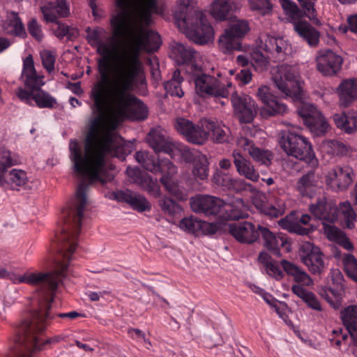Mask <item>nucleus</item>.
<instances>
[{
    "mask_svg": "<svg viewBox=\"0 0 357 357\" xmlns=\"http://www.w3.org/2000/svg\"><path fill=\"white\" fill-rule=\"evenodd\" d=\"M229 231L238 241L246 243L255 242L260 234L252 223L247 221L230 225Z\"/></svg>",
    "mask_w": 357,
    "mask_h": 357,
    "instance_id": "bb28decb",
    "label": "nucleus"
},
{
    "mask_svg": "<svg viewBox=\"0 0 357 357\" xmlns=\"http://www.w3.org/2000/svg\"><path fill=\"white\" fill-rule=\"evenodd\" d=\"M281 224L285 227L290 232L295 233L298 235L305 236L309 234L312 229L308 227H304L298 222H293L287 221V220H282Z\"/></svg>",
    "mask_w": 357,
    "mask_h": 357,
    "instance_id": "5fc2aeb1",
    "label": "nucleus"
},
{
    "mask_svg": "<svg viewBox=\"0 0 357 357\" xmlns=\"http://www.w3.org/2000/svg\"><path fill=\"white\" fill-rule=\"evenodd\" d=\"M26 26L28 33L37 42H41L44 39L45 34L43 31L42 26L36 18H31L28 21Z\"/></svg>",
    "mask_w": 357,
    "mask_h": 357,
    "instance_id": "603ef678",
    "label": "nucleus"
},
{
    "mask_svg": "<svg viewBox=\"0 0 357 357\" xmlns=\"http://www.w3.org/2000/svg\"><path fill=\"white\" fill-rule=\"evenodd\" d=\"M176 153H179L182 159L186 162H193L198 158V155H202L199 151L191 149L188 146L180 144L174 143V151L172 155H169L174 158Z\"/></svg>",
    "mask_w": 357,
    "mask_h": 357,
    "instance_id": "a18cd8bd",
    "label": "nucleus"
},
{
    "mask_svg": "<svg viewBox=\"0 0 357 357\" xmlns=\"http://www.w3.org/2000/svg\"><path fill=\"white\" fill-rule=\"evenodd\" d=\"M253 204L261 213L271 218H278L284 213V208L282 207H276L262 200L260 197H255L253 199Z\"/></svg>",
    "mask_w": 357,
    "mask_h": 357,
    "instance_id": "c03bdc74",
    "label": "nucleus"
},
{
    "mask_svg": "<svg viewBox=\"0 0 357 357\" xmlns=\"http://www.w3.org/2000/svg\"><path fill=\"white\" fill-rule=\"evenodd\" d=\"M183 80V78L181 76L180 70L176 69L172 78L164 83V88L167 93L173 97L182 98L184 96V91L181 86Z\"/></svg>",
    "mask_w": 357,
    "mask_h": 357,
    "instance_id": "79ce46f5",
    "label": "nucleus"
},
{
    "mask_svg": "<svg viewBox=\"0 0 357 357\" xmlns=\"http://www.w3.org/2000/svg\"><path fill=\"white\" fill-rule=\"evenodd\" d=\"M111 198L118 202L128 204L132 209L138 212L148 211L151 209L150 203L144 197L130 190H119L111 195Z\"/></svg>",
    "mask_w": 357,
    "mask_h": 357,
    "instance_id": "4be33fe9",
    "label": "nucleus"
},
{
    "mask_svg": "<svg viewBox=\"0 0 357 357\" xmlns=\"http://www.w3.org/2000/svg\"><path fill=\"white\" fill-rule=\"evenodd\" d=\"M21 77L29 90L22 87L18 88L17 96L20 100L29 105H33V101H34L39 108L52 109L55 107L57 103L56 98L41 89V86L44 84L43 77L37 74L33 56L31 54L23 61Z\"/></svg>",
    "mask_w": 357,
    "mask_h": 357,
    "instance_id": "423d86ee",
    "label": "nucleus"
},
{
    "mask_svg": "<svg viewBox=\"0 0 357 357\" xmlns=\"http://www.w3.org/2000/svg\"><path fill=\"white\" fill-rule=\"evenodd\" d=\"M197 54L192 48L182 43H176L171 51V56L178 64L186 65V70L189 73L198 68L199 65L195 63Z\"/></svg>",
    "mask_w": 357,
    "mask_h": 357,
    "instance_id": "393cba45",
    "label": "nucleus"
},
{
    "mask_svg": "<svg viewBox=\"0 0 357 357\" xmlns=\"http://www.w3.org/2000/svg\"><path fill=\"white\" fill-rule=\"evenodd\" d=\"M266 271L270 276L274 277L278 280L282 279L284 276L283 272L280 267L273 261L266 267Z\"/></svg>",
    "mask_w": 357,
    "mask_h": 357,
    "instance_id": "e2e57ef3",
    "label": "nucleus"
},
{
    "mask_svg": "<svg viewBox=\"0 0 357 357\" xmlns=\"http://www.w3.org/2000/svg\"><path fill=\"white\" fill-rule=\"evenodd\" d=\"M343 264L347 276L357 282V259L354 255L347 254L343 257Z\"/></svg>",
    "mask_w": 357,
    "mask_h": 357,
    "instance_id": "3c124183",
    "label": "nucleus"
},
{
    "mask_svg": "<svg viewBox=\"0 0 357 357\" xmlns=\"http://www.w3.org/2000/svg\"><path fill=\"white\" fill-rule=\"evenodd\" d=\"M324 232L328 240L338 243L345 234L341 229L333 225L324 224Z\"/></svg>",
    "mask_w": 357,
    "mask_h": 357,
    "instance_id": "4d7b16f0",
    "label": "nucleus"
},
{
    "mask_svg": "<svg viewBox=\"0 0 357 357\" xmlns=\"http://www.w3.org/2000/svg\"><path fill=\"white\" fill-rule=\"evenodd\" d=\"M259 47L264 50L266 54L256 49L249 57L238 55L236 58L237 63L242 66H247L250 63L256 70L261 72L268 68L270 59L275 62L284 61L291 53L290 44L283 37L280 36L266 35L261 37Z\"/></svg>",
    "mask_w": 357,
    "mask_h": 357,
    "instance_id": "0eeeda50",
    "label": "nucleus"
},
{
    "mask_svg": "<svg viewBox=\"0 0 357 357\" xmlns=\"http://www.w3.org/2000/svg\"><path fill=\"white\" fill-rule=\"evenodd\" d=\"M232 156L236 171L241 176L254 182L259 180L258 172L248 158L237 151L233 152Z\"/></svg>",
    "mask_w": 357,
    "mask_h": 357,
    "instance_id": "72a5a7b5",
    "label": "nucleus"
},
{
    "mask_svg": "<svg viewBox=\"0 0 357 357\" xmlns=\"http://www.w3.org/2000/svg\"><path fill=\"white\" fill-rule=\"evenodd\" d=\"M51 316L54 317V319L56 318H61V319H68L70 320L75 319L79 317H82V314L78 313L75 311H72L66 313H58L53 314L51 313Z\"/></svg>",
    "mask_w": 357,
    "mask_h": 357,
    "instance_id": "338daca9",
    "label": "nucleus"
},
{
    "mask_svg": "<svg viewBox=\"0 0 357 357\" xmlns=\"http://www.w3.org/2000/svg\"><path fill=\"white\" fill-rule=\"evenodd\" d=\"M310 211L316 218L328 222L340 220L349 229L354 227L356 216L349 202L340 203L337 207L331 200H327L325 197L319 198L316 203L311 204Z\"/></svg>",
    "mask_w": 357,
    "mask_h": 357,
    "instance_id": "9d476101",
    "label": "nucleus"
},
{
    "mask_svg": "<svg viewBox=\"0 0 357 357\" xmlns=\"http://www.w3.org/2000/svg\"><path fill=\"white\" fill-rule=\"evenodd\" d=\"M231 102L241 122L250 123L253 120L257 113V106L250 96L246 94H238L235 91L232 93Z\"/></svg>",
    "mask_w": 357,
    "mask_h": 357,
    "instance_id": "aec40b11",
    "label": "nucleus"
},
{
    "mask_svg": "<svg viewBox=\"0 0 357 357\" xmlns=\"http://www.w3.org/2000/svg\"><path fill=\"white\" fill-rule=\"evenodd\" d=\"M193 163V175L201 180L206 178L208 174V162L206 155H198V158Z\"/></svg>",
    "mask_w": 357,
    "mask_h": 357,
    "instance_id": "09e8293b",
    "label": "nucleus"
},
{
    "mask_svg": "<svg viewBox=\"0 0 357 357\" xmlns=\"http://www.w3.org/2000/svg\"><path fill=\"white\" fill-rule=\"evenodd\" d=\"M333 120L337 127L347 133H352L357 130V112L336 114L333 116Z\"/></svg>",
    "mask_w": 357,
    "mask_h": 357,
    "instance_id": "58836bf2",
    "label": "nucleus"
},
{
    "mask_svg": "<svg viewBox=\"0 0 357 357\" xmlns=\"http://www.w3.org/2000/svg\"><path fill=\"white\" fill-rule=\"evenodd\" d=\"M257 96L263 104L261 111L263 117L268 118L278 114H284L286 112L287 105L273 93L271 88L268 86H259Z\"/></svg>",
    "mask_w": 357,
    "mask_h": 357,
    "instance_id": "a211bd4d",
    "label": "nucleus"
},
{
    "mask_svg": "<svg viewBox=\"0 0 357 357\" xmlns=\"http://www.w3.org/2000/svg\"><path fill=\"white\" fill-rule=\"evenodd\" d=\"M40 9L45 22L54 23L50 29L59 40H63L66 37L67 40L73 41L78 37L79 30L76 27L58 21L59 17H65L70 13L66 0L48 1Z\"/></svg>",
    "mask_w": 357,
    "mask_h": 357,
    "instance_id": "9b49d317",
    "label": "nucleus"
},
{
    "mask_svg": "<svg viewBox=\"0 0 357 357\" xmlns=\"http://www.w3.org/2000/svg\"><path fill=\"white\" fill-rule=\"evenodd\" d=\"M280 264L283 271L293 278L294 282L297 283L296 284L301 287L313 284L312 279L301 268L285 259H282Z\"/></svg>",
    "mask_w": 357,
    "mask_h": 357,
    "instance_id": "e433bc0d",
    "label": "nucleus"
},
{
    "mask_svg": "<svg viewBox=\"0 0 357 357\" xmlns=\"http://www.w3.org/2000/svg\"><path fill=\"white\" fill-rule=\"evenodd\" d=\"M314 172L310 171L303 176L298 184V189L303 196L312 197L315 190Z\"/></svg>",
    "mask_w": 357,
    "mask_h": 357,
    "instance_id": "49530a36",
    "label": "nucleus"
},
{
    "mask_svg": "<svg viewBox=\"0 0 357 357\" xmlns=\"http://www.w3.org/2000/svg\"><path fill=\"white\" fill-rule=\"evenodd\" d=\"M86 32L89 44L92 47L96 48L97 53L100 55V58L97 61L98 70L100 75L99 82H108L111 73V61L116 53V47L111 37L107 38V42L103 40L106 31L102 28L96 27L91 29L87 27Z\"/></svg>",
    "mask_w": 357,
    "mask_h": 357,
    "instance_id": "1a4fd4ad",
    "label": "nucleus"
},
{
    "mask_svg": "<svg viewBox=\"0 0 357 357\" xmlns=\"http://www.w3.org/2000/svg\"><path fill=\"white\" fill-rule=\"evenodd\" d=\"M326 145L330 149L329 151L333 155H346L348 151L347 146L340 140H327Z\"/></svg>",
    "mask_w": 357,
    "mask_h": 357,
    "instance_id": "6e6d98bb",
    "label": "nucleus"
},
{
    "mask_svg": "<svg viewBox=\"0 0 357 357\" xmlns=\"http://www.w3.org/2000/svg\"><path fill=\"white\" fill-rule=\"evenodd\" d=\"M341 106L347 107L357 99V79H345L337 88Z\"/></svg>",
    "mask_w": 357,
    "mask_h": 357,
    "instance_id": "2f4dec72",
    "label": "nucleus"
},
{
    "mask_svg": "<svg viewBox=\"0 0 357 357\" xmlns=\"http://www.w3.org/2000/svg\"><path fill=\"white\" fill-rule=\"evenodd\" d=\"M146 141L155 153H164L172 155L174 143L160 127L152 128L147 135Z\"/></svg>",
    "mask_w": 357,
    "mask_h": 357,
    "instance_id": "b1692460",
    "label": "nucleus"
},
{
    "mask_svg": "<svg viewBox=\"0 0 357 357\" xmlns=\"http://www.w3.org/2000/svg\"><path fill=\"white\" fill-rule=\"evenodd\" d=\"M294 29L298 36L310 47H317L319 43L320 33L309 22L298 20L293 22Z\"/></svg>",
    "mask_w": 357,
    "mask_h": 357,
    "instance_id": "c756f323",
    "label": "nucleus"
},
{
    "mask_svg": "<svg viewBox=\"0 0 357 357\" xmlns=\"http://www.w3.org/2000/svg\"><path fill=\"white\" fill-rule=\"evenodd\" d=\"M292 292L298 297L301 298L306 305L317 311H321V305L316 295L312 291H307L303 287L298 284H293L291 287Z\"/></svg>",
    "mask_w": 357,
    "mask_h": 357,
    "instance_id": "a19ab883",
    "label": "nucleus"
},
{
    "mask_svg": "<svg viewBox=\"0 0 357 357\" xmlns=\"http://www.w3.org/2000/svg\"><path fill=\"white\" fill-rule=\"evenodd\" d=\"M128 176L133 183L138 184L144 190L147 191L155 197L160 196V187L152 178L147 174H142L139 168L128 167L126 169Z\"/></svg>",
    "mask_w": 357,
    "mask_h": 357,
    "instance_id": "c85d7f7f",
    "label": "nucleus"
},
{
    "mask_svg": "<svg viewBox=\"0 0 357 357\" xmlns=\"http://www.w3.org/2000/svg\"><path fill=\"white\" fill-rule=\"evenodd\" d=\"M273 81L278 89L297 104L298 114L305 125L316 135L326 132L328 124L312 104L302 100L303 89L299 82L297 68L287 64L278 66L272 73Z\"/></svg>",
    "mask_w": 357,
    "mask_h": 357,
    "instance_id": "20e7f679",
    "label": "nucleus"
},
{
    "mask_svg": "<svg viewBox=\"0 0 357 357\" xmlns=\"http://www.w3.org/2000/svg\"><path fill=\"white\" fill-rule=\"evenodd\" d=\"M193 0H178L174 14L176 24L188 33L197 44L208 43L213 38V29L203 13L195 10Z\"/></svg>",
    "mask_w": 357,
    "mask_h": 357,
    "instance_id": "39448f33",
    "label": "nucleus"
},
{
    "mask_svg": "<svg viewBox=\"0 0 357 357\" xmlns=\"http://www.w3.org/2000/svg\"><path fill=\"white\" fill-rule=\"evenodd\" d=\"M349 29L351 32L357 33V14L349 16L347 19Z\"/></svg>",
    "mask_w": 357,
    "mask_h": 357,
    "instance_id": "774afa93",
    "label": "nucleus"
},
{
    "mask_svg": "<svg viewBox=\"0 0 357 357\" xmlns=\"http://www.w3.org/2000/svg\"><path fill=\"white\" fill-rule=\"evenodd\" d=\"M285 14L294 21L298 20L300 16V9L297 5L291 0H279Z\"/></svg>",
    "mask_w": 357,
    "mask_h": 357,
    "instance_id": "864d4df0",
    "label": "nucleus"
},
{
    "mask_svg": "<svg viewBox=\"0 0 357 357\" xmlns=\"http://www.w3.org/2000/svg\"><path fill=\"white\" fill-rule=\"evenodd\" d=\"M159 205L162 211L171 217H175L180 215L183 211L179 204L174 199L164 196L159 200Z\"/></svg>",
    "mask_w": 357,
    "mask_h": 357,
    "instance_id": "de8ad7c7",
    "label": "nucleus"
},
{
    "mask_svg": "<svg viewBox=\"0 0 357 357\" xmlns=\"http://www.w3.org/2000/svg\"><path fill=\"white\" fill-rule=\"evenodd\" d=\"M176 173L168 174V170L161 176L160 181L166 190L178 200H186L187 195L183 188L173 180Z\"/></svg>",
    "mask_w": 357,
    "mask_h": 357,
    "instance_id": "ea45409f",
    "label": "nucleus"
},
{
    "mask_svg": "<svg viewBox=\"0 0 357 357\" xmlns=\"http://www.w3.org/2000/svg\"><path fill=\"white\" fill-rule=\"evenodd\" d=\"M257 290L256 292L259 294L263 299L266 301V303H268L271 306H275L277 300L269 293L266 292L264 289L257 287Z\"/></svg>",
    "mask_w": 357,
    "mask_h": 357,
    "instance_id": "69168bd1",
    "label": "nucleus"
},
{
    "mask_svg": "<svg viewBox=\"0 0 357 357\" xmlns=\"http://www.w3.org/2000/svg\"><path fill=\"white\" fill-rule=\"evenodd\" d=\"M190 73L192 75L195 91L202 98H227L229 95V89L233 87L230 81L223 83L217 77L202 72L199 66L197 70Z\"/></svg>",
    "mask_w": 357,
    "mask_h": 357,
    "instance_id": "ddd939ff",
    "label": "nucleus"
},
{
    "mask_svg": "<svg viewBox=\"0 0 357 357\" xmlns=\"http://www.w3.org/2000/svg\"><path fill=\"white\" fill-rule=\"evenodd\" d=\"M213 180L215 183L226 189L236 192H253L255 188L249 183L242 178H233L230 175L217 171L213 175Z\"/></svg>",
    "mask_w": 357,
    "mask_h": 357,
    "instance_id": "a878e982",
    "label": "nucleus"
},
{
    "mask_svg": "<svg viewBox=\"0 0 357 357\" xmlns=\"http://www.w3.org/2000/svg\"><path fill=\"white\" fill-rule=\"evenodd\" d=\"M259 230L265 242L266 248L272 255L280 257L281 255L280 248H284L287 244V240L284 234H275L268 228L259 225Z\"/></svg>",
    "mask_w": 357,
    "mask_h": 357,
    "instance_id": "7c9ffc66",
    "label": "nucleus"
},
{
    "mask_svg": "<svg viewBox=\"0 0 357 357\" xmlns=\"http://www.w3.org/2000/svg\"><path fill=\"white\" fill-rule=\"evenodd\" d=\"M87 185L77 186L75 200L61 211L63 225L55 235L52 249L56 255L53 259V271L47 273H26L22 275L10 273L0 266V278L8 279L15 284L25 283L36 286L40 293L46 287L54 289L63 278L70 273L69 264L76 250L82 227V220L86 205Z\"/></svg>",
    "mask_w": 357,
    "mask_h": 357,
    "instance_id": "f03ea898",
    "label": "nucleus"
},
{
    "mask_svg": "<svg viewBox=\"0 0 357 357\" xmlns=\"http://www.w3.org/2000/svg\"><path fill=\"white\" fill-rule=\"evenodd\" d=\"M242 199H237L236 203H225L222 199L206 195H197L190 199L192 210L206 216L219 215L223 220L243 219L247 213L242 209Z\"/></svg>",
    "mask_w": 357,
    "mask_h": 357,
    "instance_id": "6e6552de",
    "label": "nucleus"
},
{
    "mask_svg": "<svg viewBox=\"0 0 357 357\" xmlns=\"http://www.w3.org/2000/svg\"><path fill=\"white\" fill-rule=\"evenodd\" d=\"M299 255L302 262L312 274L319 275L324 272L326 268L324 255L319 247L305 242L301 245Z\"/></svg>",
    "mask_w": 357,
    "mask_h": 357,
    "instance_id": "6ab92c4d",
    "label": "nucleus"
},
{
    "mask_svg": "<svg viewBox=\"0 0 357 357\" xmlns=\"http://www.w3.org/2000/svg\"><path fill=\"white\" fill-rule=\"evenodd\" d=\"M176 130L192 144L202 145L208 139V132L202 126V119L195 124L184 118H178L175 122Z\"/></svg>",
    "mask_w": 357,
    "mask_h": 357,
    "instance_id": "f3484780",
    "label": "nucleus"
},
{
    "mask_svg": "<svg viewBox=\"0 0 357 357\" xmlns=\"http://www.w3.org/2000/svg\"><path fill=\"white\" fill-rule=\"evenodd\" d=\"M137 162L146 170L155 174L162 176L168 170V174L176 173L177 168L173 162L167 158H160L152 153L140 151L135 153Z\"/></svg>",
    "mask_w": 357,
    "mask_h": 357,
    "instance_id": "dca6fc26",
    "label": "nucleus"
},
{
    "mask_svg": "<svg viewBox=\"0 0 357 357\" xmlns=\"http://www.w3.org/2000/svg\"><path fill=\"white\" fill-rule=\"evenodd\" d=\"M236 79H238L243 84H247L250 83L252 79V73L248 68L242 69L236 75Z\"/></svg>",
    "mask_w": 357,
    "mask_h": 357,
    "instance_id": "0e129e2a",
    "label": "nucleus"
},
{
    "mask_svg": "<svg viewBox=\"0 0 357 357\" xmlns=\"http://www.w3.org/2000/svg\"><path fill=\"white\" fill-rule=\"evenodd\" d=\"M279 144L283 151L312 166L316 165L315 159L311 144L307 139L300 133L299 130H283L280 132Z\"/></svg>",
    "mask_w": 357,
    "mask_h": 357,
    "instance_id": "f8f14e48",
    "label": "nucleus"
},
{
    "mask_svg": "<svg viewBox=\"0 0 357 357\" xmlns=\"http://www.w3.org/2000/svg\"><path fill=\"white\" fill-rule=\"evenodd\" d=\"M248 22L244 20L237 21L229 29L225 30L218 40L219 47L225 54H229L234 50L241 48V38L248 31Z\"/></svg>",
    "mask_w": 357,
    "mask_h": 357,
    "instance_id": "2eb2a0df",
    "label": "nucleus"
},
{
    "mask_svg": "<svg viewBox=\"0 0 357 357\" xmlns=\"http://www.w3.org/2000/svg\"><path fill=\"white\" fill-rule=\"evenodd\" d=\"M128 1L130 29L133 31H136L137 27L142 26L144 29L148 30L144 26V25H149L151 22V14L153 13H157V0H135V24H132L130 21V10L132 7V1ZM116 6L118 8L120 9L121 12V9L117 6V0H116ZM118 13H119V11Z\"/></svg>",
    "mask_w": 357,
    "mask_h": 357,
    "instance_id": "4468645a",
    "label": "nucleus"
},
{
    "mask_svg": "<svg viewBox=\"0 0 357 357\" xmlns=\"http://www.w3.org/2000/svg\"><path fill=\"white\" fill-rule=\"evenodd\" d=\"M40 57L43 67L51 73L54 69L55 56L50 50H43L40 53Z\"/></svg>",
    "mask_w": 357,
    "mask_h": 357,
    "instance_id": "bf43d9fd",
    "label": "nucleus"
},
{
    "mask_svg": "<svg viewBox=\"0 0 357 357\" xmlns=\"http://www.w3.org/2000/svg\"><path fill=\"white\" fill-rule=\"evenodd\" d=\"M240 1L241 0H214L211 13L215 20H225L239 8Z\"/></svg>",
    "mask_w": 357,
    "mask_h": 357,
    "instance_id": "473e14b6",
    "label": "nucleus"
},
{
    "mask_svg": "<svg viewBox=\"0 0 357 357\" xmlns=\"http://www.w3.org/2000/svg\"><path fill=\"white\" fill-rule=\"evenodd\" d=\"M341 319L350 335L357 329V305H349L341 311Z\"/></svg>",
    "mask_w": 357,
    "mask_h": 357,
    "instance_id": "37998d69",
    "label": "nucleus"
},
{
    "mask_svg": "<svg viewBox=\"0 0 357 357\" xmlns=\"http://www.w3.org/2000/svg\"><path fill=\"white\" fill-rule=\"evenodd\" d=\"M202 126L206 128L208 136L216 143L222 144L228 142L229 130L217 121L203 119Z\"/></svg>",
    "mask_w": 357,
    "mask_h": 357,
    "instance_id": "f704fd0d",
    "label": "nucleus"
},
{
    "mask_svg": "<svg viewBox=\"0 0 357 357\" xmlns=\"http://www.w3.org/2000/svg\"><path fill=\"white\" fill-rule=\"evenodd\" d=\"M200 225V220L194 216L184 218L180 220L178 224L181 230L195 234H199Z\"/></svg>",
    "mask_w": 357,
    "mask_h": 357,
    "instance_id": "8fccbe9b",
    "label": "nucleus"
},
{
    "mask_svg": "<svg viewBox=\"0 0 357 357\" xmlns=\"http://www.w3.org/2000/svg\"><path fill=\"white\" fill-rule=\"evenodd\" d=\"M237 145L244 151H247L256 162L266 167L271 165L273 154L270 151L256 147L252 140L245 137H241L238 139Z\"/></svg>",
    "mask_w": 357,
    "mask_h": 357,
    "instance_id": "cd10ccee",
    "label": "nucleus"
},
{
    "mask_svg": "<svg viewBox=\"0 0 357 357\" xmlns=\"http://www.w3.org/2000/svg\"><path fill=\"white\" fill-rule=\"evenodd\" d=\"M2 180L0 186H8L11 190H20L21 188H24L27 181L26 172L17 169H13L8 173V172L1 176Z\"/></svg>",
    "mask_w": 357,
    "mask_h": 357,
    "instance_id": "c9c22d12",
    "label": "nucleus"
},
{
    "mask_svg": "<svg viewBox=\"0 0 357 357\" xmlns=\"http://www.w3.org/2000/svg\"><path fill=\"white\" fill-rule=\"evenodd\" d=\"M301 4V6L303 9L304 14L310 20H314L316 19V10L314 8V3L317 0H298Z\"/></svg>",
    "mask_w": 357,
    "mask_h": 357,
    "instance_id": "052dcab7",
    "label": "nucleus"
},
{
    "mask_svg": "<svg viewBox=\"0 0 357 357\" xmlns=\"http://www.w3.org/2000/svg\"><path fill=\"white\" fill-rule=\"evenodd\" d=\"M3 29L4 32L10 36L24 38L26 37V32L24 26L16 12L8 13L6 20L3 22Z\"/></svg>",
    "mask_w": 357,
    "mask_h": 357,
    "instance_id": "4c0bfd02",
    "label": "nucleus"
},
{
    "mask_svg": "<svg viewBox=\"0 0 357 357\" xmlns=\"http://www.w3.org/2000/svg\"><path fill=\"white\" fill-rule=\"evenodd\" d=\"M56 289L52 290L46 287L39 294L38 309L31 314L29 319H24L17 328V347L22 348L13 351V357H31L33 351L41 350L47 344L59 342L58 337L44 340L38 336L45 330L49 321L54 319L50 309Z\"/></svg>",
    "mask_w": 357,
    "mask_h": 357,
    "instance_id": "7ed1b4c3",
    "label": "nucleus"
},
{
    "mask_svg": "<svg viewBox=\"0 0 357 357\" xmlns=\"http://www.w3.org/2000/svg\"><path fill=\"white\" fill-rule=\"evenodd\" d=\"M354 171L348 165L337 166L329 172L327 183L334 190H345L353 182Z\"/></svg>",
    "mask_w": 357,
    "mask_h": 357,
    "instance_id": "5701e85b",
    "label": "nucleus"
},
{
    "mask_svg": "<svg viewBox=\"0 0 357 357\" xmlns=\"http://www.w3.org/2000/svg\"><path fill=\"white\" fill-rule=\"evenodd\" d=\"M128 1L117 0L121 11L112 16L110 25L114 38L130 40L131 49L123 54L121 62L114 71L112 90L109 87V80L97 82L91 89V109L96 116L87 127L84 147L76 139L70 140L69 158L73 170L89 181V183L82 181L78 186L84 183L89 188L90 184L96 182L105 184L113 178L109 172L107 157L121 151L123 138L108 126L107 112L116 120L128 118L143 121L148 116L146 105L129 91L142 71L140 53L156 52L161 45V39L157 32L146 30L142 26L136 31L130 29Z\"/></svg>",
    "mask_w": 357,
    "mask_h": 357,
    "instance_id": "f257e3e1",
    "label": "nucleus"
},
{
    "mask_svg": "<svg viewBox=\"0 0 357 357\" xmlns=\"http://www.w3.org/2000/svg\"><path fill=\"white\" fill-rule=\"evenodd\" d=\"M249 1L252 10H258L263 15L272 10L271 0H249Z\"/></svg>",
    "mask_w": 357,
    "mask_h": 357,
    "instance_id": "13d9d810",
    "label": "nucleus"
},
{
    "mask_svg": "<svg viewBox=\"0 0 357 357\" xmlns=\"http://www.w3.org/2000/svg\"><path fill=\"white\" fill-rule=\"evenodd\" d=\"M317 69L325 76L337 74L341 69L343 59L331 50H321L317 57Z\"/></svg>",
    "mask_w": 357,
    "mask_h": 357,
    "instance_id": "412c9836",
    "label": "nucleus"
},
{
    "mask_svg": "<svg viewBox=\"0 0 357 357\" xmlns=\"http://www.w3.org/2000/svg\"><path fill=\"white\" fill-rule=\"evenodd\" d=\"M200 225L199 233L201 232L205 235H210L216 233L218 231V227L215 223L200 220Z\"/></svg>",
    "mask_w": 357,
    "mask_h": 357,
    "instance_id": "680f3d73",
    "label": "nucleus"
}]
</instances>
